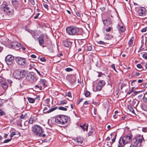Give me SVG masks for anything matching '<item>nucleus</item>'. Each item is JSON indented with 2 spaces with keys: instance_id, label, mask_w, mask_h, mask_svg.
I'll return each instance as SVG.
<instances>
[{
  "instance_id": "obj_54",
  "label": "nucleus",
  "mask_w": 147,
  "mask_h": 147,
  "mask_svg": "<svg viewBox=\"0 0 147 147\" xmlns=\"http://www.w3.org/2000/svg\"><path fill=\"white\" fill-rule=\"evenodd\" d=\"M142 45L140 46V48H139V49L138 50V52H140L141 51H142L143 50H145L144 49V48H143V49H142Z\"/></svg>"
},
{
  "instance_id": "obj_36",
  "label": "nucleus",
  "mask_w": 147,
  "mask_h": 147,
  "mask_svg": "<svg viewBox=\"0 0 147 147\" xmlns=\"http://www.w3.org/2000/svg\"><path fill=\"white\" fill-rule=\"evenodd\" d=\"M142 108L144 111H146L147 110V107L145 105H142Z\"/></svg>"
},
{
  "instance_id": "obj_46",
  "label": "nucleus",
  "mask_w": 147,
  "mask_h": 147,
  "mask_svg": "<svg viewBox=\"0 0 147 147\" xmlns=\"http://www.w3.org/2000/svg\"><path fill=\"white\" fill-rule=\"evenodd\" d=\"M142 99L143 100V101L144 102H147V98L146 97L144 96V95Z\"/></svg>"
},
{
  "instance_id": "obj_50",
  "label": "nucleus",
  "mask_w": 147,
  "mask_h": 147,
  "mask_svg": "<svg viewBox=\"0 0 147 147\" xmlns=\"http://www.w3.org/2000/svg\"><path fill=\"white\" fill-rule=\"evenodd\" d=\"M66 95L69 97H71V93L70 92H68Z\"/></svg>"
},
{
  "instance_id": "obj_2",
  "label": "nucleus",
  "mask_w": 147,
  "mask_h": 147,
  "mask_svg": "<svg viewBox=\"0 0 147 147\" xmlns=\"http://www.w3.org/2000/svg\"><path fill=\"white\" fill-rule=\"evenodd\" d=\"M132 137V135L130 134H128L125 136L121 138L119 141L118 147H123L125 144L129 142Z\"/></svg>"
},
{
  "instance_id": "obj_8",
  "label": "nucleus",
  "mask_w": 147,
  "mask_h": 147,
  "mask_svg": "<svg viewBox=\"0 0 147 147\" xmlns=\"http://www.w3.org/2000/svg\"><path fill=\"white\" fill-rule=\"evenodd\" d=\"M15 60L18 64L20 65H23L26 63V58H25L17 57L15 58Z\"/></svg>"
},
{
  "instance_id": "obj_4",
  "label": "nucleus",
  "mask_w": 147,
  "mask_h": 147,
  "mask_svg": "<svg viewBox=\"0 0 147 147\" xmlns=\"http://www.w3.org/2000/svg\"><path fill=\"white\" fill-rule=\"evenodd\" d=\"M69 118L68 117L61 115L56 118L55 122L59 124H64L67 122Z\"/></svg>"
},
{
  "instance_id": "obj_53",
  "label": "nucleus",
  "mask_w": 147,
  "mask_h": 147,
  "mask_svg": "<svg viewBox=\"0 0 147 147\" xmlns=\"http://www.w3.org/2000/svg\"><path fill=\"white\" fill-rule=\"evenodd\" d=\"M43 5L44 7L46 9H47L48 8V6L47 4L45 3H43Z\"/></svg>"
},
{
  "instance_id": "obj_47",
  "label": "nucleus",
  "mask_w": 147,
  "mask_h": 147,
  "mask_svg": "<svg viewBox=\"0 0 147 147\" xmlns=\"http://www.w3.org/2000/svg\"><path fill=\"white\" fill-rule=\"evenodd\" d=\"M5 5V6L3 7L4 9H6L7 10H8L10 9V8L9 7H8L7 5Z\"/></svg>"
},
{
  "instance_id": "obj_51",
  "label": "nucleus",
  "mask_w": 147,
  "mask_h": 147,
  "mask_svg": "<svg viewBox=\"0 0 147 147\" xmlns=\"http://www.w3.org/2000/svg\"><path fill=\"white\" fill-rule=\"evenodd\" d=\"M30 3H31L32 5H34L35 4V2H34V0H29Z\"/></svg>"
},
{
  "instance_id": "obj_13",
  "label": "nucleus",
  "mask_w": 147,
  "mask_h": 147,
  "mask_svg": "<svg viewBox=\"0 0 147 147\" xmlns=\"http://www.w3.org/2000/svg\"><path fill=\"white\" fill-rule=\"evenodd\" d=\"M38 42L40 46H42L44 44V35L42 34L40 35L38 38Z\"/></svg>"
},
{
  "instance_id": "obj_32",
  "label": "nucleus",
  "mask_w": 147,
  "mask_h": 147,
  "mask_svg": "<svg viewBox=\"0 0 147 147\" xmlns=\"http://www.w3.org/2000/svg\"><path fill=\"white\" fill-rule=\"evenodd\" d=\"M5 115V112L1 109H0V116Z\"/></svg>"
},
{
  "instance_id": "obj_40",
  "label": "nucleus",
  "mask_w": 147,
  "mask_h": 147,
  "mask_svg": "<svg viewBox=\"0 0 147 147\" xmlns=\"http://www.w3.org/2000/svg\"><path fill=\"white\" fill-rule=\"evenodd\" d=\"M111 67L116 72H117V71L116 70L115 66L114 64H113L111 65Z\"/></svg>"
},
{
  "instance_id": "obj_20",
  "label": "nucleus",
  "mask_w": 147,
  "mask_h": 147,
  "mask_svg": "<svg viewBox=\"0 0 147 147\" xmlns=\"http://www.w3.org/2000/svg\"><path fill=\"white\" fill-rule=\"evenodd\" d=\"M80 127L82 128L84 131L85 130H86V131H87L88 128V125H86V123H84L82 125H80Z\"/></svg>"
},
{
  "instance_id": "obj_55",
  "label": "nucleus",
  "mask_w": 147,
  "mask_h": 147,
  "mask_svg": "<svg viewBox=\"0 0 147 147\" xmlns=\"http://www.w3.org/2000/svg\"><path fill=\"white\" fill-rule=\"evenodd\" d=\"M137 67L138 68L140 69V68H141L142 66L140 64H139L137 65Z\"/></svg>"
},
{
  "instance_id": "obj_52",
  "label": "nucleus",
  "mask_w": 147,
  "mask_h": 147,
  "mask_svg": "<svg viewBox=\"0 0 147 147\" xmlns=\"http://www.w3.org/2000/svg\"><path fill=\"white\" fill-rule=\"evenodd\" d=\"M76 15L77 16L79 17H80L81 14L79 12H77L76 13Z\"/></svg>"
},
{
  "instance_id": "obj_21",
  "label": "nucleus",
  "mask_w": 147,
  "mask_h": 147,
  "mask_svg": "<svg viewBox=\"0 0 147 147\" xmlns=\"http://www.w3.org/2000/svg\"><path fill=\"white\" fill-rule=\"evenodd\" d=\"M37 98V97H36L35 98H33L30 97H27V98L29 102L32 103H34L35 102V99Z\"/></svg>"
},
{
  "instance_id": "obj_35",
  "label": "nucleus",
  "mask_w": 147,
  "mask_h": 147,
  "mask_svg": "<svg viewBox=\"0 0 147 147\" xmlns=\"http://www.w3.org/2000/svg\"><path fill=\"white\" fill-rule=\"evenodd\" d=\"M33 121L34 119L32 118H30L29 120L28 123L29 124H31L33 122Z\"/></svg>"
},
{
  "instance_id": "obj_1",
  "label": "nucleus",
  "mask_w": 147,
  "mask_h": 147,
  "mask_svg": "<svg viewBox=\"0 0 147 147\" xmlns=\"http://www.w3.org/2000/svg\"><path fill=\"white\" fill-rule=\"evenodd\" d=\"M67 33L69 35H73L76 34L82 37V39L86 38L88 35L83 32L82 30L74 26H71L66 28Z\"/></svg>"
},
{
  "instance_id": "obj_34",
  "label": "nucleus",
  "mask_w": 147,
  "mask_h": 147,
  "mask_svg": "<svg viewBox=\"0 0 147 147\" xmlns=\"http://www.w3.org/2000/svg\"><path fill=\"white\" fill-rule=\"evenodd\" d=\"M90 95V93L89 92L87 91L86 92V93L85 94V95L86 97H88Z\"/></svg>"
},
{
  "instance_id": "obj_58",
  "label": "nucleus",
  "mask_w": 147,
  "mask_h": 147,
  "mask_svg": "<svg viewBox=\"0 0 147 147\" xmlns=\"http://www.w3.org/2000/svg\"><path fill=\"white\" fill-rule=\"evenodd\" d=\"M116 136H117L116 134H115V135L114 136H115L114 138L112 140V142L113 143L114 142H115V140L116 139Z\"/></svg>"
},
{
  "instance_id": "obj_7",
  "label": "nucleus",
  "mask_w": 147,
  "mask_h": 147,
  "mask_svg": "<svg viewBox=\"0 0 147 147\" xmlns=\"http://www.w3.org/2000/svg\"><path fill=\"white\" fill-rule=\"evenodd\" d=\"M26 78V80L31 82H35L37 80V78L35 77L33 73H29L27 74Z\"/></svg>"
},
{
  "instance_id": "obj_10",
  "label": "nucleus",
  "mask_w": 147,
  "mask_h": 147,
  "mask_svg": "<svg viewBox=\"0 0 147 147\" xmlns=\"http://www.w3.org/2000/svg\"><path fill=\"white\" fill-rule=\"evenodd\" d=\"M105 82L104 80L100 81L96 86V91H99L101 90L102 89V87L105 85Z\"/></svg>"
},
{
  "instance_id": "obj_39",
  "label": "nucleus",
  "mask_w": 147,
  "mask_h": 147,
  "mask_svg": "<svg viewBox=\"0 0 147 147\" xmlns=\"http://www.w3.org/2000/svg\"><path fill=\"white\" fill-rule=\"evenodd\" d=\"M16 135V132H13L11 133L10 134V136L11 137V138H12L14 136Z\"/></svg>"
},
{
  "instance_id": "obj_18",
  "label": "nucleus",
  "mask_w": 147,
  "mask_h": 147,
  "mask_svg": "<svg viewBox=\"0 0 147 147\" xmlns=\"http://www.w3.org/2000/svg\"><path fill=\"white\" fill-rule=\"evenodd\" d=\"M1 86L4 90H7L8 87L7 82H2Z\"/></svg>"
},
{
  "instance_id": "obj_26",
  "label": "nucleus",
  "mask_w": 147,
  "mask_h": 147,
  "mask_svg": "<svg viewBox=\"0 0 147 147\" xmlns=\"http://www.w3.org/2000/svg\"><path fill=\"white\" fill-rule=\"evenodd\" d=\"M128 109L129 111L131 112L132 113H135L134 110L133 108L131 106H128Z\"/></svg>"
},
{
  "instance_id": "obj_25",
  "label": "nucleus",
  "mask_w": 147,
  "mask_h": 147,
  "mask_svg": "<svg viewBox=\"0 0 147 147\" xmlns=\"http://www.w3.org/2000/svg\"><path fill=\"white\" fill-rule=\"evenodd\" d=\"M141 55H142L144 58L147 59V53L146 52H143L140 53Z\"/></svg>"
},
{
  "instance_id": "obj_61",
  "label": "nucleus",
  "mask_w": 147,
  "mask_h": 147,
  "mask_svg": "<svg viewBox=\"0 0 147 147\" xmlns=\"http://www.w3.org/2000/svg\"><path fill=\"white\" fill-rule=\"evenodd\" d=\"M142 130L143 131L145 132L147 131V129L146 128H143Z\"/></svg>"
},
{
  "instance_id": "obj_62",
  "label": "nucleus",
  "mask_w": 147,
  "mask_h": 147,
  "mask_svg": "<svg viewBox=\"0 0 147 147\" xmlns=\"http://www.w3.org/2000/svg\"><path fill=\"white\" fill-rule=\"evenodd\" d=\"M125 86V85L124 84H122L121 85V90L122 89V88L123 87Z\"/></svg>"
},
{
  "instance_id": "obj_12",
  "label": "nucleus",
  "mask_w": 147,
  "mask_h": 147,
  "mask_svg": "<svg viewBox=\"0 0 147 147\" xmlns=\"http://www.w3.org/2000/svg\"><path fill=\"white\" fill-rule=\"evenodd\" d=\"M20 46V43L17 42H13L11 44V47L16 50H18L19 49Z\"/></svg>"
},
{
  "instance_id": "obj_16",
  "label": "nucleus",
  "mask_w": 147,
  "mask_h": 147,
  "mask_svg": "<svg viewBox=\"0 0 147 147\" xmlns=\"http://www.w3.org/2000/svg\"><path fill=\"white\" fill-rule=\"evenodd\" d=\"M63 44L64 46L67 47H69L71 45L70 42L68 41L67 40H65L63 41Z\"/></svg>"
},
{
  "instance_id": "obj_60",
  "label": "nucleus",
  "mask_w": 147,
  "mask_h": 147,
  "mask_svg": "<svg viewBox=\"0 0 147 147\" xmlns=\"http://www.w3.org/2000/svg\"><path fill=\"white\" fill-rule=\"evenodd\" d=\"M140 74L139 73H137L136 72V74L135 75V76H140Z\"/></svg>"
},
{
  "instance_id": "obj_11",
  "label": "nucleus",
  "mask_w": 147,
  "mask_h": 147,
  "mask_svg": "<svg viewBox=\"0 0 147 147\" xmlns=\"http://www.w3.org/2000/svg\"><path fill=\"white\" fill-rule=\"evenodd\" d=\"M146 9L143 7H141L138 9V13L140 16H144L145 15Z\"/></svg>"
},
{
  "instance_id": "obj_64",
  "label": "nucleus",
  "mask_w": 147,
  "mask_h": 147,
  "mask_svg": "<svg viewBox=\"0 0 147 147\" xmlns=\"http://www.w3.org/2000/svg\"><path fill=\"white\" fill-rule=\"evenodd\" d=\"M7 81L8 83L10 84H11L12 83V81L10 79L8 80Z\"/></svg>"
},
{
  "instance_id": "obj_24",
  "label": "nucleus",
  "mask_w": 147,
  "mask_h": 147,
  "mask_svg": "<svg viewBox=\"0 0 147 147\" xmlns=\"http://www.w3.org/2000/svg\"><path fill=\"white\" fill-rule=\"evenodd\" d=\"M46 82V81L44 79H41L40 81V82L42 85L44 87H45L47 85H45V83Z\"/></svg>"
},
{
  "instance_id": "obj_45",
  "label": "nucleus",
  "mask_w": 147,
  "mask_h": 147,
  "mask_svg": "<svg viewBox=\"0 0 147 147\" xmlns=\"http://www.w3.org/2000/svg\"><path fill=\"white\" fill-rule=\"evenodd\" d=\"M40 60L42 62H45L46 61V59L44 57L40 58Z\"/></svg>"
},
{
  "instance_id": "obj_17",
  "label": "nucleus",
  "mask_w": 147,
  "mask_h": 147,
  "mask_svg": "<svg viewBox=\"0 0 147 147\" xmlns=\"http://www.w3.org/2000/svg\"><path fill=\"white\" fill-rule=\"evenodd\" d=\"M11 3L14 7H17L19 4V0H11Z\"/></svg>"
},
{
  "instance_id": "obj_22",
  "label": "nucleus",
  "mask_w": 147,
  "mask_h": 147,
  "mask_svg": "<svg viewBox=\"0 0 147 147\" xmlns=\"http://www.w3.org/2000/svg\"><path fill=\"white\" fill-rule=\"evenodd\" d=\"M57 107H54L51 108V109H49V110L47 111H45V112H46L47 113H49L55 111V110L56 109H57Z\"/></svg>"
},
{
  "instance_id": "obj_28",
  "label": "nucleus",
  "mask_w": 147,
  "mask_h": 147,
  "mask_svg": "<svg viewBox=\"0 0 147 147\" xmlns=\"http://www.w3.org/2000/svg\"><path fill=\"white\" fill-rule=\"evenodd\" d=\"M26 115H24L23 114H22L20 117V119H19V121L20 122H21L22 121V120L21 119H23L25 117Z\"/></svg>"
},
{
  "instance_id": "obj_59",
  "label": "nucleus",
  "mask_w": 147,
  "mask_h": 147,
  "mask_svg": "<svg viewBox=\"0 0 147 147\" xmlns=\"http://www.w3.org/2000/svg\"><path fill=\"white\" fill-rule=\"evenodd\" d=\"M142 96H143L142 94H141V95L138 96V99L139 100L140 99H141V98H142Z\"/></svg>"
},
{
  "instance_id": "obj_30",
  "label": "nucleus",
  "mask_w": 147,
  "mask_h": 147,
  "mask_svg": "<svg viewBox=\"0 0 147 147\" xmlns=\"http://www.w3.org/2000/svg\"><path fill=\"white\" fill-rule=\"evenodd\" d=\"M50 106H48L47 107H45L43 110V111L44 112V113H47L46 112H45V111H47V110L48 109L50 108Z\"/></svg>"
},
{
  "instance_id": "obj_9",
  "label": "nucleus",
  "mask_w": 147,
  "mask_h": 147,
  "mask_svg": "<svg viewBox=\"0 0 147 147\" xmlns=\"http://www.w3.org/2000/svg\"><path fill=\"white\" fill-rule=\"evenodd\" d=\"M14 59V57L11 55H8L5 58V61L8 65H11Z\"/></svg>"
},
{
  "instance_id": "obj_63",
  "label": "nucleus",
  "mask_w": 147,
  "mask_h": 147,
  "mask_svg": "<svg viewBox=\"0 0 147 147\" xmlns=\"http://www.w3.org/2000/svg\"><path fill=\"white\" fill-rule=\"evenodd\" d=\"M143 81V80H139L138 81V82L139 83H141Z\"/></svg>"
},
{
  "instance_id": "obj_33",
  "label": "nucleus",
  "mask_w": 147,
  "mask_h": 147,
  "mask_svg": "<svg viewBox=\"0 0 147 147\" xmlns=\"http://www.w3.org/2000/svg\"><path fill=\"white\" fill-rule=\"evenodd\" d=\"M92 49V46L91 45L88 46L87 47V51H91Z\"/></svg>"
},
{
  "instance_id": "obj_49",
  "label": "nucleus",
  "mask_w": 147,
  "mask_h": 147,
  "mask_svg": "<svg viewBox=\"0 0 147 147\" xmlns=\"http://www.w3.org/2000/svg\"><path fill=\"white\" fill-rule=\"evenodd\" d=\"M39 15H40V13H37L36 14V16L34 17V19H36L37 18Z\"/></svg>"
},
{
  "instance_id": "obj_15",
  "label": "nucleus",
  "mask_w": 147,
  "mask_h": 147,
  "mask_svg": "<svg viewBox=\"0 0 147 147\" xmlns=\"http://www.w3.org/2000/svg\"><path fill=\"white\" fill-rule=\"evenodd\" d=\"M104 38L106 40H111L113 38V36L110 34H104Z\"/></svg>"
},
{
  "instance_id": "obj_41",
  "label": "nucleus",
  "mask_w": 147,
  "mask_h": 147,
  "mask_svg": "<svg viewBox=\"0 0 147 147\" xmlns=\"http://www.w3.org/2000/svg\"><path fill=\"white\" fill-rule=\"evenodd\" d=\"M147 29V27H145V28H143L141 30V31L142 32H145L146 31Z\"/></svg>"
},
{
  "instance_id": "obj_42",
  "label": "nucleus",
  "mask_w": 147,
  "mask_h": 147,
  "mask_svg": "<svg viewBox=\"0 0 147 147\" xmlns=\"http://www.w3.org/2000/svg\"><path fill=\"white\" fill-rule=\"evenodd\" d=\"M98 43V44L102 45H104L105 44V43L102 41H100Z\"/></svg>"
},
{
  "instance_id": "obj_19",
  "label": "nucleus",
  "mask_w": 147,
  "mask_h": 147,
  "mask_svg": "<svg viewBox=\"0 0 147 147\" xmlns=\"http://www.w3.org/2000/svg\"><path fill=\"white\" fill-rule=\"evenodd\" d=\"M77 142L79 144H81L83 141V138L82 137H77L76 139Z\"/></svg>"
},
{
  "instance_id": "obj_14",
  "label": "nucleus",
  "mask_w": 147,
  "mask_h": 147,
  "mask_svg": "<svg viewBox=\"0 0 147 147\" xmlns=\"http://www.w3.org/2000/svg\"><path fill=\"white\" fill-rule=\"evenodd\" d=\"M112 21L111 19L109 18L105 20H103V23L105 26H108L112 23Z\"/></svg>"
},
{
  "instance_id": "obj_23",
  "label": "nucleus",
  "mask_w": 147,
  "mask_h": 147,
  "mask_svg": "<svg viewBox=\"0 0 147 147\" xmlns=\"http://www.w3.org/2000/svg\"><path fill=\"white\" fill-rule=\"evenodd\" d=\"M14 10L13 9H10L7 12V13L10 16H12L13 14Z\"/></svg>"
},
{
  "instance_id": "obj_27",
  "label": "nucleus",
  "mask_w": 147,
  "mask_h": 147,
  "mask_svg": "<svg viewBox=\"0 0 147 147\" xmlns=\"http://www.w3.org/2000/svg\"><path fill=\"white\" fill-rule=\"evenodd\" d=\"M119 29L120 30L121 32H123L125 31V27L124 26H122L120 27V28H119Z\"/></svg>"
},
{
  "instance_id": "obj_29",
  "label": "nucleus",
  "mask_w": 147,
  "mask_h": 147,
  "mask_svg": "<svg viewBox=\"0 0 147 147\" xmlns=\"http://www.w3.org/2000/svg\"><path fill=\"white\" fill-rule=\"evenodd\" d=\"M58 109L60 110L66 111L67 109L66 108L62 107H58Z\"/></svg>"
},
{
  "instance_id": "obj_44",
  "label": "nucleus",
  "mask_w": 147,
  "mask_h": 147,
  "mask_svg": "<svg viewBox=\"0 0 147 147\" xmlns=\"http://www.w3.org/2000/svg\"><path fill=\"white\" fill-rule=\"evenodd\" d=\"M132 42H133V40L131 39H130V40H129V41L128 42V44H129V47L132 44Z\"/></svg>"
},
{
  "instance_id": "obj_5",
  "label": "nucleus",
  "mask_w": 147,
  "mask_h": 147,
  "mask_svg": "<svg viewBox=\"0 0 147 147\" xmlns=\"http://www.w3.org/2000/svg\"><path fill=\"white\" fill-rule=\"evenodd\" d=\"M26 74V71L23 70H16L13 72V75L15 78L18 79H21L24 78Z\"/></svg>"
},
{
  "instance_id": "obj_56",
  "label": "nucleus",
  "mask_w": 147,
  "mask_h": 147,
  "mask_svg": "<svg viewBox=\"0 0 147 147\" xmlns=\"http://www.w3.org/2000/svg\"><path fill=\"white\" fill-rule=\"evenodd\" d=\"M111 28L110 27H109L108 29L106 30V31L107 32H109L111 30Z\"/></svg>"
},
{
  "instance_id": "obj_3",
  "label": "nucleus",
  "mask_w": 147,
  "mask_h": 147,
  "mask_svg": "<svg viewBox=\"0 0 147 147\" xmlns=\"http://www.w3.org/2000/svg\"><path fill=\"white\" fill-rule=\"evenodd\" d=\"M32 131L36 136L43 137L45 136V134H42L43 133L42 128L39 125H35L33 126Z\"/></svg>"
},
{
  "instance_id": "obj_6",
  "label": "nucleus",
  "mask_w": 147,
  "mask_h": 147,
  "mask_svg": "<svg viewBox=\"0 0 147 147\" xmlns=\"http://www.w3.org/2000/svg\"><path fill=\"white\" fill-rule=\"evenodd\" d=\"M144 138L142 137L139 138L137 137L133 138L131 141L132 145L137 147H140L141 145V143Z\"/></svg>"
},
{
  "instance_id": "obj_43",
  "label": "nucleus",
  "mask_w": 147,
  "mask_h": 147,
  "mask_svg": "<svg viewBox=\"0 0 147 147\" xmlns=\"http://www.w3.org/2000/svg\"><path fill=\"white\" fill-rule=\"evenodd\" d=\"M83 100V98H80V100H78L77 102V105H78L79 104H80V103L81 102L82 100Z\"/></svg>"
},
{
  "instance_id": "obj_38",
  "label": "nucleus",
  "mask_w": 147,
  "mask_h": 147,
  "mask_svg": "<svg viewBox=\"0 0 147 147\" xmlns=\"http://www.w3.org/2000/svg\"><path fill=\"white\" fill-rule=\"evenodd\" d=\"M67 101L65 100H63L61 101L60 102V105H63L66 104Z\"/></svg>"
},
{
  "instance_id": "obj_48",
  "label": "nucleus",
  "mask_w": 147,
  "mask_h": 147,
  "mask_svg": "<svg viewBox=\"0 0 147 147\" xmlns=\"http://www.w3.org/2000/svg\"><path fill=\"white\" fill-rule=\"evenodd\" d=\"M93 132V131H90V132H89L88 133V136H92Z\"/></svg>"
},
{
  "instance_id": "obj_37",
  "label": "nucleus",
  "mask_w": 147,
  "mask_h": 147,
  "mask_svg": "<svg viewBox=\"0 0 147 147\" xmlns=\"http://www.w3.org/2000/svg\"><path fill=\"white\" fill-rule=\"evenodd\" d=\"M11 140V138L5 140L3 143H7L10 141Z\"/></svg>"
},
{
  "instance_id": "obj_57",
  "label": "nucleus",
  "mask_w": 147,
  "mask_h": 147,
  "mask_svg": "<svg viewBox=\"0 0 147 147\" xmlns=\"http://www.w3.org/2000/svg\"><path fill=\"white\" fill-rule=\"evenodd\" d=\"M31 57H32V58L34 59L36 58V56L34 54H32L31 55Z\"/></svg>"
},
{
  "instance_id": "obj_31",
  "label": "nucleus",
  "mask_w": 147,
  "mask_h": 147,
  "mask_svg": "<svg viewBox=\"0 0 147 147\" xmlns=\"http://www.w3.org/2000/svg\"><path fill=\"white\" fill-rule=\"evenodd\" d=\"M65 70L67 72H69V71H73V69L70 68L68 67L66 68Z\"/></svg>"
}]
</instances>
